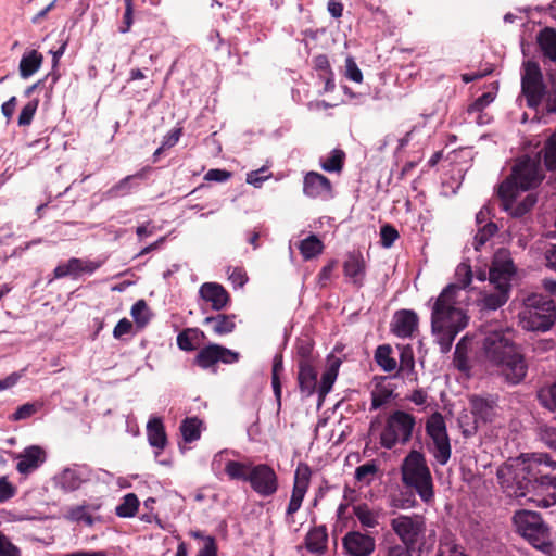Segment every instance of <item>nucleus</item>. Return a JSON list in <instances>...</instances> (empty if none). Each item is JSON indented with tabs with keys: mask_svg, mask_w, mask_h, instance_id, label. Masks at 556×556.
Segmentation results:
<instances>
[{
	"mask_svg": "<svg viewBox=\"0 0 556 556\" xmlns=\"http://www.w3.org/2000/svg\"><path fill=\"white\" fill-rule=\"evenodd\" d=\"M497 480L510 497L553 492L540 503L544 507L556 504V462L548 454H532L505 463L497 469Z\"/></svg>",
	"mask_w": 556,
	"mask_h": 556,
	"instance_id": "nucleus-1",
	"label": "nucleus"
},
{
	"mask_svg": "<svg viewBox=\"0 0 556 556\" xmlns=\"http://www.w3.org/2000/svg\"><path fill=\"white\" fill-rule=\"evenodd\" d=\"M455 290L456 286L447 285L437 298L431 311V330L443 353L452 349L456 336L469 321L466 312L456 305Z\"/></svg>",
	"mask_w": 556,
	"mask_h": 556,
	"instance_id": "nucleus-2",
	"label": "nucleus"
},
{
	"mask_svg": "<svg viewBox=\"0 0 556 556\" xmlns=\"http://www.w3.org/2000/svg\"><path fill=\"white\" fill-rule=\"evenodd\" d=\"M225 473L230 480L249 483L252 491L261 497L274 496L279 489V479L275 469L265 463L228 460Z\"/></svg>",
	"mask_w": 556,
	"mask_h": 556,
	"instance_id": "nucleus-3",
	"label": "nucleus"
},
{
	"mask_svg": "<svg viewBox=\"0 0 556 556\" xmlns=\"http://www.w3.org/2000/svg\"><path fill=\"white\" fill-rule=\"evenodd\" d=\"M544 178L540 159L522 155L516 160L510 174L498 185L497 197L511 200L520 191L538 188Z\"/></svg>",
	"mask_w": 556,
	"mask_h": 556,
	"instance_id": "nucleus-4",
	"label": "nucleus"
},
{
	"mask_svg": "<svg viewBox=\"0 0 556 556\" xmlns=\"http://www.w3.org/2000/svg\"><path fill=\"white\" fill-rule=\"evenodd\" d=\"M401 479L405 486L416 491L422 502L430 503L434 497L433 480L425 455L412 450L401 465Z\"/></svg>",
	"mask_w": 556,
	"mask_h": 556,
	"instance_id": "nucleus-5",
	"label": "nucleus"
},
{
	"mask_svg": "<svg viewBox=\"0 0 556 556\" xmlns=\"http://www.w3.org/2000/svg\"><path fill=\"white\" fill-rule=\"evenodd\" d=\"M519 317L523 329L545 332L556 321L555 302L542 294H531L526 298L525 307L519 313Z\"/></svg>",
	"mask_w": 556,
	"mask_h": 556,
	"instance_id": "nucleus-6",
	"label": "nucleus"
},
{
	"mask_svg": "<svg viewBox=\"0 0 556 556\" xmlns=\"http://www.w3.org/2000/svg\"><path fill=\"white\" fill-rule=\"evenodd\" d=\"M513 521L517 532L534 548L551 552V530L539 513L521 509L514 514Z\"/></svg>",
	"mask_w": 556,
	"mask_h": 556,
	"instance_id": "nucleus-7",
	"label": "nucleus"
},
{
	"mask_svg": "<svg viewBox=\"0 0 556 556\" xmlns=\"http://www.w3.org/2000/svg\"><path fill=\"white\" fill-rule=\"evenodd\" d=\"M515 271L516 268L511 260L493 264L490 268V282L494 285L495 291L484 293L478 301L481 309L496 311L506 304L511 288L510 280Z\"/></svg>",
	"mask_w": 556,
	"mask_h": 556,
	"instance_id": "nucleus-8",
	"label": "nucleus"
},
{
	"mask_svg": "<svg viewBox=\"0 0 556 556\" xmlns=\"http://www.w3.org/2000/svg\"><path fill=\"white\" fill-rule=\"evenodd\" d=\"M416 427V417L405 410H393L384 421L380 433V445L392 450L396 445H406L410 442Z\"/></svg>",
	"mask_w": 556,
	"mask_h": 556,
	"instance_id": "nucleus-9",
	"label": "nucleus"
},
{
	"mask_svg": "<svg viewBox=\"0 0 556 556\" xmlns=\"http://www.w3.org/2000/svg\"><path fill=\"white\" fill-rule=\"evenodd\" d=\"M390 526L402 542V546L416 552L425 545L427 526L424 516L417 514L410 516L399 515L391 519Z\"/></svg>",
	"mask_w": 556,
	"mask_h": 556,
	"instance_id": "nucleus-10",
	"label": "nucleus"
},
{
	"mask_svg": "<svg viewBox=\"0 0 556 556\" xmlns=\"http://www.w3.org/2000/svg\"><path fill=\"white\" fill-rule=\"evenodd\" d=\"M513 341L511 331L503 328H493L488 326L484 329V338L482 341V352L485 361L495 366L502 363L509 353L516 349Z\"/></svg>",
	"mask_w": 556,
	"mask_h": 556,
	"instance_id": "nucleus-11",
	"label": "nucleus"
},
{
	"mask_svg": "<svg viewBox=\"0 0 556 556\" xmlns=\"http://www.w3.org/2000/svg\"><path fill=\"white\" fill-rule=\"evenodd\" d=\"M425 429L432 441L428 445L430 454L440 465H446L451 458L452 447L443 415L439 412L431 414L426 421Z\"/></svg>",
	"mask_w": 556,
	"mask_h": 556,
	"instance_id": "nucleus-12",
	"label": "nucleus"
},
{
	"mask_svg": "<svg viewBox=\"0 0 556 556\" xmlns=\"http://www.w3.org/2000/svg\"><path fill=\"white\" fill-rule=\"evenodd\" d=\"M546 90L539 63L535 61L525 62L521 72V93L526 98L527 106L536 110L542 104Z\"/></svg>",
	"mask_w": 556,
	"mask_h": 556,
	"instance_id": "nucleus-13",
	"label": "nucleus"
},
{
	"mask_svg": "<svg viewBox=\"0 0 556 556\" xmlns=\"http://www.w3.org/2000/svg\"><path fill=\"white\" fill-rule=\"evenodd\" d=\"M312 469L306 463H299L294 471L291 497L286 509V518L294 522L293 516L302 506L305 494L311 484Z\"/></svg>",
	"mask_w": 556,
	"mask_h": 556,
	"instance_id": "nucleus-14",
	"label": "nucleus"
},
{
	"mask_svg": "<svg viewBox=\"0 0 556 556\" xmlns=\"http://www.w3.org/2000/svg\"><path fill=\"white\" fill-rule=\"evenodd\" d=\"M240 358V354L223 345L211 343L202 348L194 357L193 363L202 369L214 367L217 363L233 364Z\"/></svg>",
	"mask_w": 556,
	"mask_h": 556,
	"instance_id": "nucleus-15",
	"label": "nucleus"
},
{
	"mask_svg": "<svg viewBox=\"0 0 556 556\" xmlns=\"http://www.w3.org/2000/svg\"><path fill=\"white\" fill-rule=\"evenodd\" d=\"M500 375L511 386L519 384L527 376L528 364L525 356L518 352L517 348L506 356L502 363H497Z\"/></svg>",
	"mask_w": 556,
	"mask_h": 556,
	"instance_id": "nucleus-16",
	"label": "nucleus"
},
{
	"mask_svg": "<svg viewBox=\"0 0 556 556\" xmlns=\"http://www.w3.org/2000/svg\"><path fill=\"white\" fill-rule=\"evenodd\" d=\"M344 277L357 289L364 287L367 264L359 250L349 252L343 262Z\"/></svg>",
	"mask_w": 556,
	"mask_h": 556,
	"instance_id": "nucleus-17",
	"label": "nucleus"
},
{
	"mask_svg": "<svg viewBox=\"0 0 556 556\" xmlns=\"http://www.w3.org/2000/svg\"><path fill=\"white\" fill-rule=\"evenodd\" d=\"M303 192L312 199H329L332 197V184L317 172H308L304 176Z\"/></svg>",
	"mask_w": 556,
	"mask_h": 556,
	"instance_id": "nucleus-18",
	"label": "nucleus"
},
{
	"mask_svg": "<svg viewBox=\"0 0 556 556\" xmlns=\"http://www.w3.org/2000/svg\"><path fill=\"white\" fill-rule=\"evenodd\" d=\"M99 267L100 264L97 262L72 257L66 263H61L54 268L53 277L61 279L66 276H73L75 278L81 274H92Z\"/></svg>",
	"mask_w": 556,
	"mask_h": 556,
	"instance_id": "nucleus-19",
	"label": "nucleus"
},
{
	"mask_svg": "<svg viewBox=\"0 0 556 556\" xmlns=\"http://www.w3.org/2000/svg\"><path fill=\"white\" fill-rule=\"evenodd\" d=\"M343 545L353 556H369L375 551V539L361 532H349L343 539Z\"/></svg>",
	"mask_w": 556,
	"mask_h": 556,
	"instance_id": "nucleus-20",
	"label": "nucleus"
},
{
	"mask_svg": "<svg viewBox=\"0 0 556 556\" xmlns=\"http://www.w3.org/2000/svg\"><path fill=\"white\" fill-rule=\"evenodd\" d=\"M200 296L212 304L214 311L220 312L228 306L230 295L227 290L219 283L205 282L200 287Z\"/></svg>",
	"mask_w": 556,
	"mask_h": 556,
	"instance_id": "nucleus-21",
	"label": "nucleus"
},
{
	"mask_svg": "<svg viewBox=\"0 0 556 556\" xmlns=\"http://www.w3.org/2000/svg\"><path fill=\"white\" fill-rule=\"evenodd\" d=\"M149 172H151V167L146 166L136 174L124 177L106 191V197L109 199H115L128 195L134 189L139 187L137 181L144 180Z\"/></svg>",
	"mask_w": 556,
	"mask_h": 556,
	"instance_id": "nucleus-22",
	"label": "nucleus"
},
{
	"mask_svg": "<svg viewBox=\"0 0 556 556\" xmlns=\"http://www.w3.org/2000/svg\"><path fill=\"white\" fill-rule=\"evenodd\" d=\"M418 327V316L414 311L402 309L395 313L392 331L400 338L412 337Z\"/></svg>",
	"mask_w": 556,
	"mask_h": 556,
	"instance_id": "nucleus-23",
	"label": "nucleus"
},
{
	"mask_svg": "<svg viewBox=\"0 0 556 556\" xmlns=\"http://www.w3.org/2000/svg\"><path fill=\"white\" fill-rule=\"evenodd\" d=\"M536 45L544 64L546 62L556 64V29L548 26L542 28L536 35Z\"/></svg>",
	"mask_w": 556,
	"mask_h": 556,
	"instance_id": "nucleus-24",
	"label": "nucleus"
},
{
	"mask_svg": "<svg viewBox=\"0 0 556 556\" xmlns=\"http://www.w3.org/2000/svg\"><path fill=\"white\" fill-rule=\"evenodd\" d=\"M46 459L45 451L39 446L27 447L20 456L16 470L22 475H28L36 470Z\"/></svg>",
	"mask_w": 556,
	"mask_h": 556,
	"instance_id": "nucleus-25",
	"label": "nucleus"
},
{
	"mask_svg": "<svg viewBox=\"0 0 556 556\" xmlns=\"http://www.w3.org/2000/svg\"><path fill=\"white\" fill-rule=\"evenodd\" d=\"M298 383L305 396H311L317 388V370L315 364L298 365Z\"/></svg>",
	"mask_w": 556,
	"mask_h": 556,
	"instance_id": "nucleus-26",
	"label": "nucleus"
},
{
	"mask_svg": "<svg viewBox=\"0 0 556 556\" xmlns=\"http://www.w3.org/2000/svg\"><path fill=\"white\" fill-rule=\"evenodd\" d=\"M518 194H515L511 200L505 198H498L501 200L502 208L508 212L513 217L519 218L528 214L536 203V197L534 194H528L519 203H515Z\"/></svg>",
	"mask_w": 556,
	"mask_h": 556,
	"instance_id": "nucleus-27",
	"label": "nucleus"
},
{
	"mask_svg": "<svg viewBox=\"0 0 556 556\" xmlns=\"http://www.w3.org/2000/svg\"><path fill=\"white\" fill-rule=\"evenodd\" d=\"M236 315L217 314L216 316H207L203 320L204 326L211 327L216 336H227L236 329Z\"/></svg>",
	"mask_w": 556,
	"mask_h": 556,
	"instance_id": "nucleus-28",
	"label": "nucleus"
},
{
	"mask_svg": "<svg viewBox=\"0 0 556 556\" xmlns=\"http://www.w3.org/2000/svg\"><path fill=\"white\" fill-rule=\"evenodd\" d=\"M328 533L326 526H317L305 536V547L311 553L324 554L327 549Z\"/></svg>",
	"mask_w": 556,
	"mask_h": 556,
	"instance_id": "nucleus-29",
	"label": "nucleus"
},
{
	"mask_svg": "<svg viewBox=\"0 0 556 556\" xmlns=\"http://www.w3.org/2000/svg\"><path fill=\"white\" fill-rule=\"evenodd\" d=\"M148 441L151 446L164 450L167 444L165 427L161 418H152L147 425Z\"/></svg>",
	"mask_w": 556,
	"mask_h": 556,
	"instance_id": "nucleus-30",
	"label": "nucleus"
},
{
	"mask_svg": "<svg viewBox=\"0 0 556 556\" xmlns=\"http://www.w3.org/2000/svg\"><path fill=\"white\" fill-rule=\"evenodd\" d=\"M43 56L37 50H30L23 54L18 70L22 78H28L33 76L41 66Z\"/></svg>",
	"mask_w": 556,
	"mask_h": 556,
	"instance_id": "nucleus-31",
	"label": "nucleus"
},
{
	"mask_svg": "<svg viewBox=\"0 0 556 556\" xmlns=\"http://www.w3.org/2000/svg\"><path fill=\"white\" fill-rule=\"evenodd\" d=\"M495 99L494 93L484 92L479 98H477L472 103H470L467 108V113L469 115L477 114L476 123L479 125H484L489 123L490 117L483 113L484 109L489 106Z\"/></svg>",
	"mask_w": 556,
	"mask_h": 556,
	"instance_id": "nucleus-32",
	"label": "nucleus"
},
{
	"mask_svg": "<svg viewBox=\"0 0 556 556\" xmlns=\"http://www.w3.org/2000/svg\"><path fill=\"white\" fill-rule=\"evenodd\" d=\"M100 508V504H83L78 506H73L67 509L64 518L70 521H84L87 526L91 527L94 523V519L88 513V510H98Z\"/></svg>",
	"mask_w": 556,
	"mask_h": 556,
	"instance_id": "nucleus-33",
	"label": "nucleus"
},
{
	"mask_svg": "<svg viewBox=\"0 0 556 556\" xmlns=\"http://www.w3.org/2000/svg\"><path fill=\"white\" fill-rule=\"evenodd\" d=\"M323 241L314 233L303 239L299 243V250L305 261L317 257L324 251Z\"/></svg>",
	"mask_w": 556,
	"mask_h": 556,
	"instance_id": "nucleus-34",
	"label": "nucleus"
},
{
	"mask_svg": "<svg viewBox=\"0 0 556 556\" xmlns=\"http://www.w3.org/2000/svg\"><path fill=\"white\" fill-rule=\"evenodd\" d=\"M469 342L468 337L464 336L456 344L454 351V366L462 372H469L471 366L468 359Z\"/></svg>",
	"mask_w": 556,
	"mask_h": 556,
	"instance_id": "nucleus-35",
	"label": "nucleus"
},
{
	"mask_svg": "<svg viewBox=\"0 0 556 556\" xmlns=\"http://www.w3.org/2000/svg\"><path fill=\"white\" fill-rule=\"evenodd\" d=\"M202 421L197 417H187L180 424V432L184 441L187 443L194 442L201 437Z\"/></svg>",
	"mask_w": 556,
	"mask_h": 556,
	"instance_id": "nucleus-36",
	"label": "nucleus"
},
{
	"mask_svg": "<svg viewBox=\"0 0 556 556\" xmlns=\"http://www.w3.org/2000/svg\"><path fill=\"white\" fill-rule=\"evenodd\" d=\"M495 402L493 400L473 395L470 397L471 413L483 420H488L494 408Z\"/></svg>",
	"mask_w": 556,
	"mask_h": 556,
	"instance_id": "nucleus-37",
	"label": "nucleus"
},
{
	"mask_svg": "<svg viewBox=\"0 0 556 556\" xmlns=\"http://www.w3.org/2000/svg\"><path fill=\"white\" fill-rule=\"evenodd\" d=\"M199 337L204 338V332L199 328H186L178 333L177 345L182 351H193L197 349L194 341L198 340Z\"/></svg>",
	"mask_w": 556,
	"mask_h": 556,
	"instance_id": "nucleus-38",
	"label": "nucleus"
},
{
	"mask_svg": "<svg viewBox=\"0 0 556 556\" xmlns=\"http://www.w3.org/2000/svg\"><path fill=\"white\" fill-rule=\"evenodd\" d=\"M140 502L135 493H128L122 498V503L115 508L116 516L121 518L134 517L139 508Z\"/></svg>",
	"mask_w": 556,
	"mask_h": 556,
	"instance_id": "nucleus-39",
	"label": "nucleus"
},
{
	"mask_svg": "<svg viewBox=\"0 0 556 556\" xmlns=\"http://www.w3.org/2000/svg\"><path fill=\"white\" fill-rule=\"evenodd\" d=\"M392 348L389 344L379 345L375 351L376 363L387 372L396 368V361L391 356Z\"/></svg>",
	"mask_w": 556,
	"mask_h": 556,
	"instance_id": "nucleus-40",
	"label": "nucleus"
},
{
	"mask_svg": "<svg viewBox=\"0 0 556 556\" xmlns=\"http://www.w3.org/2000/svg\"><path fill=\"white\" fill-rule=\"evenodd\" d=\"M345 152L341 149L331 151L330 156L320 162V166L325 172L341 173L344 166Z\"/></svg>",
	"mask_w": 556,
	"mask_h": 556,
	"instance_id": "nucleus-41",
	"label": "nucleus"
},
{
	"mask_svg": "<svg viewBox=\"0 0 556 556\" xmlns=\"http://www.w3.org/2000/svg\"><path fill=\"white\" fill-rule=\"evenodd\" d=\"M542 153L546 169L556 170V131L545 140Z\"/></svg>",
	"mask_w": 556,
	"mask_h": 556,
	"instance_id": "nucleus-42",
	"label": "nucleus"
},
{
	"mask_svg": "<svg viewBox=\"0 0 556 556\" xmlns=\"http://www.w3.org/2000/svg\"><path fill=\"white\" fill-rule=\"evenodd\" d=\"M455 279L456 281L452 285L456 286L455 299H457L459 290L466 289L472 281L471 266L467 263L458 264L455 270Z\"/></svg>",
	"mask_w": 556,
	"mask_h": 556,
	"instance_id": "nucleus-43",
	"label": "nucleus"
},
{
	"mask_svg": "<svg viewBox=\"0 0 556 556\" xmlns=\"http://www.w3.org/2000/svg\"><path fill=\"white\" fill-rule=\"evenodd\" d=\"M313 343L308 340H302L296 345L298 365L315 364L316 358L313 354Z\"/></svg>",
	"mask_w": 556,
	"mask_h": 556,
	"instance_id": "nucleus-44",
	"label": "nucleus"
},
{
	"mask_svg": "<svg viewBox=\"0 0 556 556\" xmlns=\"http://www.w3.org/2000/svg\"><path fill=\"white\" fill-rule=\"evenodd\" d=\"M337 376L338 368L336 366H331L323 374L321 381L318 388V394L320 400H324V397L330 392L337 379Z\"/></svg>",
	"mask_w": 556,
	"mask_h": 556,
	"instance_id": "nucleus-45",
	"label": "nucleus"
},
{
	"mask_svg": "<svg viewBox=\"0 0 556 556\" xmlns=\"http://www.w3.org/2000/svg\"><path fill=\"white\" fill-rule=\"evenodd\" d=\"M354 515L359 522L367 528H375L378 525L376 515L369 509L366 504L354 506Z\"/></svg>",
	"mask_w": 556,
	"mask_h": 556,
	"instance_id": "nucleus-46",
	"label": "nucleus"
},
{
	"mask_svg": "<svg viewBox=\"0 0 556 556\" xmlns=\"http://www.w3.org/2000/svg\"><path fill=\"white\" fill-rule=\"evenodd\" d=\"M39 105L38 99H33L28 101L21 110L17 124L21 127L29 126L34 119V116L37 112Z\"/></svg>",
	"mask_w": 556,
	"mask_h": 556,
	"instance_id": "nucleus-47",
	"label": "nucleus"
},
{
	"mask_svg": "<svg viewBox=\"0 0 556 556\" xmlns=\"http://www.w3.org/2000/svg\"><path fill=\"white\" fill-rule=\"evenodd\" d=\"M379 468L375 460L367 462L355 469V479L359 482L369 484Z\"/></svg>",
	"mask_w": 556,
	"mask_h": 556,
	"instance_id": "nucleus-48",
	"label": "nucleus"
},
{
	"mask_svg": "<svg viewBox=\"0 0 556 556\" xmlns=\"http://www.w3.org/2000/svg\"><path fill=\"white\" fill-rule=\"evenodd\" d=\"M415 358L413 349L409 345L403 346L400 354V371L407 376L414 374Z\"/></svg>",
	"mask_w": 556,
	"mask_h": 556,
	"instance_id": "nucleus-49",
	"label": "nucleus"
},
{
	"mask_svg": "<svg viewBox=\"0 0 556 556\" xmlns=\"http://www.w3.org/2000/svg\"><path fill=\"white\" fill-rule=\"evenodd\" d=\"M130 313L138 326L142 327L148 324V321H149L148 305L144 300L137 301L132 305Z\"/></svg>",
	"mask_w": 556,
	"mask_h": 556,
	"instance_id": "nucleus-50",
	"label": "nucleus"
},
{
	"mask_svg": "<svg viewBox=\"0 0 556 556\" xmlns=\"http://www.w3.org/2000/svg\"><path fill=\"white\" fill-rule=\"evenodd\" d=\"M393 395V391L382 387L371 392V407L370 410H376L387 404Z\"/></svg>",
	"mask_w": 556,
	"mask_h": 556,
	"instance_id": "nucleus-51",
	"label": "nucleus"
},
{
	"mask_svg": "<svg viewBox=\"0 0 556 556\" xmlns=\"http://www.w3.org/2000/svg\"><path fill=\"white\" fill-rule=\"evenodd\" d=\"M497 225L493 222L486 223L482 228L479 229L475 236V247L478 250L480 245H483L497 231Z\"/></svg>",
	"mask_w": 556,
	"mask_h": 556,
	"instance_id": "nucleus-52",
	"label": "nucleus"
},
{
	"mask_svg": "<svg viewBox=\"0 0 556 556\" xmlns=\"http://www.w3.org/2000/svg\"><path fill=\"white\" fill-rule=\"evenodd\" d=\"M271 177L267 166H263L256 170L247 174V182L255 188H260L262 184Z\"/></svg>",
	"mask_w": 556,
	"mask_h": 556,
	"instance_id": "nucleus-53",
	"label": "nucleus"
},
{
	"mask_svg": "<svg viewBox=\"0 0 556 556\" xmlns=\"http://www.w3.org/2000/svg\"><path fill=\"white\" fill-rule=\"evenodd\" d=\"M399 237V231L390 224H384L380 228V242L384 248L392 247Z\"/></svg>",
	"mask_w": 556,
	"mask_h": 556,
	"instance_id": "nucleus-54",
	"label": "nucleus"
},
{
	"mask_svg": "<svg viewBox=\"0 0 556 556\" xmlns=\"http://www.w3.org/2000/svg\"><path fill=\"white\" fill-rule=\"evenodd\" d=\"M540 440L549 448L556 451V427L544 425L539 430Z\"/></svg>",
	"mask_w": 556,
	"mask_h": 556,
	"instance_id": "nucleus-55",
	"label": "nucleus"
},
{
	"mask_svg": "<svg viewBox=\"0 0 556 556\" xmlns=\"http://www.w3.org/2000/svg\"><path fill=\"white\" fill-rule=\"evenodd\" d=\"M125 12L123 15L122 25L119 26V33L126 34L130 30L134 23V0H124Z\"/></svg>",
	"mask_w": 556,
	"mask_h": 556,
	"instance_id": "nucleus-56",
	"label": "nucleus"
},
{
	"mask_svg": "<svg viewBox=\"0 0 556 556\" xmlns=\"http://www.w3.org/2000/svg\"><path fill=\"white\" fill-rule=\"evenodd\" d=\"M0 556H22L20 547L0 531Z\"/></svg>",
	"mask_w": 556,
	"mask_h": 556,
	"instance_id": "nucleus-57",
	"label": "nucleus"
},
{
	"mask_svg": "<svg viewBox=\"0 0 556 556\" xmlns=\"http://www.w3.org/2000/svg\"><path fill=\"white\" fill-rule=\"evenodd\" d=\"M345 76L357 84L363 81V73L352 56H349L345 60Z\"/></svg>",
	"mask_w": 556,
	"mask_h": 556,
	"instance_id": "nucleus-58",
	"label": "nucleus"
},
{
	"mask_svg": "<svg viewBox=\"0 0 556 556\" xmlns=\"http://www.w3.org/2000/svg\"><path fill=\"white\" fill-rule=\"evenodd\" d=\"M16 493L15 486L9 482L7 477L0 478V503L12 498Z\"/></svg>",
	"mask_w": 556,
	"mask_h": 556,
	"instance_id": "nucleus-59",
	"label": "nucleus"
},
{
	"mask_svg": "<svg viewBox=\"0 0 556 556\" xmlns=\"http://www.w3.org/2000/svg\"><path fill=\"white\" fill-rule=\"evenodd\" d=\"M80 479L74 471L65 470L62 475V485L64 489L74 491L80 486Z\"/></svg>",
	"mask_w": 556,
	"mask_h": 556,
	"instance_id": "nucleus-60",
	"label": "nucleus"
},
{
	"mask_svg": "<svg viewBox=\"0 0 556 556\" xmlns=\"http://www.w3.org/2000/svg\"><path fill=\"white\" fill-rule=\"evenodd\" d=\"M231 172H228L226 169L212 168L205 174L204 179L206 181L224 182L228 180L231 177Z\"/></svg>",
	"mask_w": 556,
	"mask_h": 556,
	"instance_id": "nucleus-61",
	"label": "nucleus"
},
{
	"mask_svg": "<svg viewBox=\"0 0 556 556\" xmlns=\"http://www.w3.org/2000/svg\"><path fill=\"white\" fill-rule=\"evenodd\" d=\"M218 547L214 536H206L203 547H201L197 556H217Z\"/></svg>",
	"mask_w": 556,
	"mask_h": 556,
	"instance_id": "nucleus-62",
	"label": "nucleus"
},
{
	"mask_svg": "<svg viewBox=\"0 0 556 556\" xmlns=\"http://www.w3.org/2000/svg\"><path fill=\"white\" fill-rule=\"evenodd\" d=\"M437 556H466L464 549L452 543L440 544Z\"/></svg>",
	"mask_w": 556,
	"mask_h": 556,
	"instance_id": "nucleus-63",
	"label": "nucleus"
},
{
	"mask_svg": "<svg viewBox=\"0 0 556 556\" xmlns=\"http://www.w3.org/2000/svg\"><path fill=\"white\" fill-rule=\"evenodd\" d=\"M544 100L546 113L556 114V85H553L548 91L546 90Z\"/></svg>",
	"mask_w": 556,
	"mask_h": 556,
	"instance_id": "nucleus-64",
	"label": "nucleus"
}]
</instances>
